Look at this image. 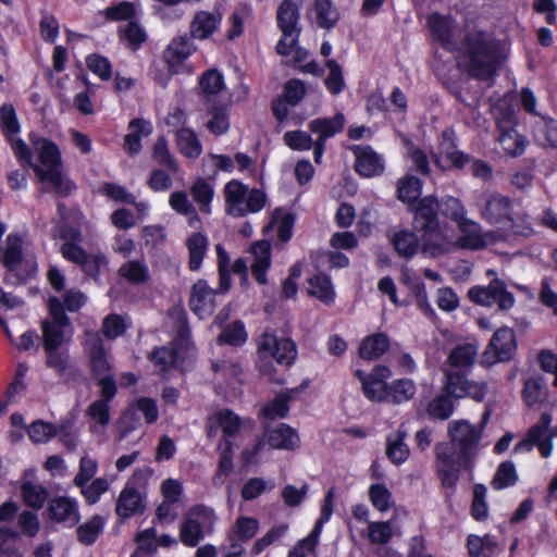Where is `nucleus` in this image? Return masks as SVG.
<instances>
[{"instance_id": "obj_42", "label": "nucleus", "mask_w": 557, "mask_h": 557, "mask_svg": "<svg viewBox=\"0 0 557 557\" xmlns=\"http://www.w3.org/2000/svg\"><path fill=\"white\" fill-rule=\"evenodd\" d=\"M422 182L419 177L407 174L398 180L397 198L407 203H413L420 196Z\"/></svg>"}, {"instance_id": "obj_3", "label": "nucleus", "mask_w": 557, "mask_h": 557, "mask_svg": "<svg viewBox=\"0 0 557 557\" xmlns=\"http://www.w3.org/2000/svg\"><path fill=\"white\" fill-rule=\"evenodd\" d=\"M30 141L39 154L40 164L27 162L42 183L45 191H54L61 196H67L73 189V184L62 173L61 154L58 146L45 138L30 135Z\"/></svg>"}, {"instance_id": "obj_54", "label": "nucleus", "mask_w": 557, "mask_h": 557, "mask_svg": "<svg viewBox=\"0 0 557 557\" xmlns=\"http://www.w3.org/2000/svg\"><path fill=\"white\" fill-rule=\"evenodd\" d=\"M258 528V520L249 517H239L234 525L231 541L247 542L255 536Z\"/></svg>"}, {"instance_id": "obj_23", "label": "nucleus", "mask_w": 557, "mask_h": 557, "mask_svg": "<svg viewBox=\"0 0 557 557\" xmlns=\"http://www.w3.org/2000/svg\"><path fill=\"white\" fill-rule=\"evenodd\" d=\"M308 16L311 23L325 30L333 29L341 20V13L332 0L313 1Z\"/></svg>"}, {"instance_id": "obj_34", "label": "nucleus", "mask_w": 557, "mask_h": 557, "mask_svg": "<svg viewBox=\"0 0 557 557\" xmlns=\"http://www.w3.org/2000/svg\"><path fill=\"white\" fill-rule=\"evenodd\" d=\"M406 432L397 430L386 437V456L395 463L405 462L409 456V448L405 444Z\"/></svg>"}, {"instance_id": "obj_62", "label": "nucleus", "mask_w": 557, "mask_h": 557, "mask_svg": "<svg viewBox=\"0 0 557 557\" xmlns=\"http://www.w3.org/2000/svg\"><path fill=\"white\" fill-rule=\"evenodd\" d=\"M441 210L443 215L454 221L456 224L467 218V209L458 198L446 197L442 200Z\"/></svg>"}, {"instance_id": "obj_22", "label": "nucleus", "mask_w": 557, "mask_h": 557, "mask_svg": "<svg viewBox=\"0 0 557 557\" xmlns=\"http://www.w3.org/2000/svg\"><path fill=\"white\" fill-rule=\"evenodd\" d=\"M438 150L441 157L435 154L434 162L442 169L448 168L442 163V159L450 162L451 166L456 169H463L465 165L471 162V157L469 154L457 149L449 131L443 132Z\"/></svg>"}, {"instance_id": "obj_38", "label": "nucleus", "mask_w": 557, "mask_h": 557, "mask_svg": "<svg viewBox=\"0 0 557 557\" xmlns=\"http://www.w3.org/2000/svg\"><path fill=\"white\" fill-rule=\"evenodd\" d=\"M498 132V141L508 156L518 157L524 152L527 140L515 127Z\"/></svg>"}, {"instance_id": "obj_46", "label": "nucleus", "mask_w": 557, "mask_h": 557, "mask_svg": "<svg viewBox=\"0 0 557 557\" xmlns=\"http://www.w3.org/2000/svg\"><path fill=\"white\" fill-rule=\"evenodd\" d=\"M190 193L200 211L209 214L211 212L210 203L214 195L213 186L203 178H199L191 185Z\"/></svg>"}, {"instance_id": "obj_56", "label": "nucleus", "mask_w": 557, "mask_h": 557, "mask_svg": "<svg viewBox=\"0 0 557 557\" xmlns=\"http://www.w3.org/2000/svg\"><path fill=\"white\" fill-rule=\"evenodd\" d=\"M246 341L247 333L245 331L244 324L239 321L227 325L218 337L219 344H227L232 346H240Z\"/></svg>"}, {"instance_id": "obj_57", "label": "nucleus", "mask_w": 557, "mask_h": 557, "mask_svg": "<svg viewBox=\"0 0 557 557\" xmlns=\"http://www.w3.org/2000/svg\"><path fill=\"white\" fill-rule=\"evenodd\" d=\"M153 160L172 172L177 171V164L171 154L164 136H160L152 148Z\"/></svg>"}, {"instance_id": "obj_32", "label": "nucleus", "mask_w": 557, "mask_h": 557, "mask_svg": "<svg viewBox=\"0 0 557 557\" xmlns=\"http://www.w3.org/2000/svg\"><path fill=\"white\" fill-rule=\"evenodd\" d=\"M128 129L131 132L125 136L124 148L128 153L136 154L141 148V136L150 135L152 127L149 122L141 119H135L129 122Z\"/></svg>"}, {"instance_id": "obj_18", "label": "nucleus", "mask_w": 557, "mask_h": 557, "mask_svg": "<svg viewBox=\"0 0 557 557\" xmlns=\"http://www.w3.org/2000/svg\"><path fill=\"white\" fill-rule=\"evenodd\" d=\"M356 161L355 171L367 178L380 176L385 170L384 158L369 145H354L350 147Z\"/></svg>"}, {"instance_id": "obj_15", "label": "nucleus", "mask_w": 557, "mask_h": 557, "mask_svg": "<svg viewBox=\"0 0 557 557\" xmlns=\"http://www.w3.org/2000/svg\"><path fill=\"white\" fill-rule=\"evenodd\" d=\"M515 332L509 327L497 330L482 355V363L493 366L497 362L509 361L516 351Z\"/></svg>"}, {"instance_id": "obj_26", "label": "nucleus", "mask_w": 557, "mask_h": 557, "mask_svg": "<svg viewBox=\"0 0 557 557\" xmlns=\"http://www.w3.org/2000/svg\"><path fill=\"white\" fill-rule=\"evenodd\" d=\"M253 262L251 271L256 281L260 284L267 283V270L271 264V245L268 240H261L251 246Z\"/></svg>"}, {"instance_id": "obj_28", "label": "nucleus", "mask_w": 557, "mask_h": 557, "mask_svg": "<svg viewBox=\"0 0 557 557\" xmlns=\"http://www.w3.org/2000/svg\"><path fill=\"white\" fill-rule=\"evenodd\" d=\"M476 356V345H459L449 352L443 368H454L467 372L474 364Z\"/></svg>"}, {"instance_id": "obj_53", "label": "nucleus", "mask_w": 557, "mask_h": 557, "mask_svg": "<svg viewBox=\"0 0 557 557\" xmlns=\"http://www.w3.org/2000/svg\"><path fill=\"white\" fill-rule=\"evenodd\" d=\"M61 347L44 348L46 352V366L63 375L71 366L70 355Z\"/></svg>"}, {"instance_id": "obj_8", "label": "nucleus", "mask_w": 557, "mask_h": 557, "mask_svg": "<svg viewBox=\"0 0 557 557\" xmlns=\"http://www.w3.org/2000/svg\"><path fill=\"white\" fill-rule=\"evenodd\" d=\"M302 1L283 0L276 10V24L282 32V38L276 45V51L281 55H289L301 34L299 25L300 8Z\"/></svg>"}, {"instance_id": "obj_20", "label": "nucleus", "mask_w": 557, "mask_h": 557, "mask_svg": "<svg viewBox=\"0 0 557 557\" xmlns=\"http://www.w3.org/2000/svg\"><path fill=\"white\" fill-rule=\"evenodd\" d=\"M428 25L433 38L441 42L445 49L449 51L457 49L456 26L453 20L438 13H433L428 18Z\"/></svg>"}, {"instance_id": "obj_11", "label": "nucleus", "mask_w": 557, "mask_h": 557, "mask_svg": "<svg viewBox=\"0 0 557 557\" xmlns=\"http://www.w3.org/2000/svg\"><path fill=\"white\" fill-rule=\"evenodd\" d=\"M445 376L443 391L455 399L470 397L482 403L487 392L486 382L470 381L467 372L454 368H443Z\"/></svg>"}, {"instance_id": "obj_33", "label": "nucleus", "mask_w": 557, "mask_h": 557, "mask_svg": "<svg viewBox=\"0 0 557 557\" xmlns=\"http://www.w3.org/2000/svg\"><path fill=\"white\" fill-rule=\"evenodd\" d=\"M215 422L222 429L224 435L234 436L243 428L252 429L253 423L251 420H242L235 412L230 409H222L214 416Z\"/></svg>"}, {"instance_id": "obj_29", "label": "nucleus", "mask_w": 557, "mask_h": 557, "mask_svg": "<svg viewBox=\"0 0 557 557\" xmlns=\"http://www.w3.org/2000/svg\"><path fill=\"white\" fill-rule=\"evenodd\" d=\"M145 506L140 493L133 486L126 485L121 492L116 503L117 516L126 519L141 513Z\"/></svg>"}, {"instance_id": "obj_52", "label": "nucleus", "mask_w": 557, "mask_h": 557, "mask_svg": "<svg viewBox=\"0 0 557 557\" xmlns=\"http://www.w3.org/2000/svg\"><path fill=\"white\" fill-rule=\"evenodd\" d=\"M22 495L27 506L39 509L44 506L48 492L44 486L26 481L22 484Z\"/></svg>"}, {"instance_id": "obj_39", "label": "nucleus", "mask_w": 557, "mask_h": 557, "mask_svg": "<svg viewBox=\"0 0 557 557\" xmlns=\"http://www.w3.org/2000/svg\"><path fill=\"white\" fill-rule=\"evenodd\" d=\"M308 292L311 296L329 305L334 300V289L331 280L325 274H317L308 280Z\"/></svg>"}, {"instance_id": "obj_4", "label": "nucleus", "mask_w": 557, "mask_h": 557, "mask_svg": "<svg viewBox=\"0 0 557 557\" xmlns=\"http://www.w3.org/2000/svg\"><path fill=\"white\" fill-rule=\"evenodd\" d=\"M468 72L478 79L493 77L505 59L499 44L491 35L474 30L466 37Z\"/></svg>"}, {"instance_id": "obj_49", "label": "nucleus", "mask_w": 557, "mask_h": 557, "mask_svg": "<svg viewBox=\"0 0 557 557\" xmlns=\"http://www.w3.org/2000/svg\"><path fill=\"white\" fill-rule=\"evenodd\" d=\"M208 113L211 115L207 123V128L214 135H223L230 128L228 114L225 107H218L213 103L206 104Z\"/></svg>"}, {"instance_id": "obj_6", "label": "nucleus", "mask_w": 557, "mask_h": 557, "mask_svg": "<svg viewBox=\"0 0 557 557\" xmlns=\"http://www.w3.org/2000/svg\"><path fill=\"white\" fill-rule=\"evenodd\" d=\"M225 211L234 218H243L261 211L267 203V195L258 189H249L237 180L230 181L224 186Z\"/></svg>"}, {"instance_id": "obj_60", "label": "nucleus", "mask_w": 557, "mask_h": 557, "mask_svg": "<svg viewBox=\"0 0 557 557\" xmlns=\"http://www.w3.org/2000/svg\"><path fill=\"white\" fill-rule=\"evenodd\" d=\"M58 425L41 420L33 422L28 428V435L34 443H46L58 435Z\"/></svg>"}, {"instance_id": "obj_48", "label": "nucleus", "mask_w": 557, "mask_h": 557, "mask_svg": "<svg viewBox=\"0 0 557 557\" xmlns=\"http://www.w3.org/2000/svg\"><path fill=\"white\" fill-rule=\"evenodd\" d=\"M492 114L498 131L516 127V112L507 101L500 100L493 104Z\"/></svg>"}, {"instance_id": "obj_24", "label": "nucleus", "mask_w": 557, "mask_h": 557, "mask_svg": "<svg viewBox=\"0 0 557 557\" xmlns=\"http://www.w3.org/2000/svg\"><path fill=\"white\" fill-rule=\"evenodd\" d=\"M460 236L457 238V246L465 249L478 250L486 246V240L482 234L481 225L471 220L463 219L457 223Z\"/></svg>"}, {"instance_id": "obj_41", "label": "nucleus", "mask_w": 557, "mask_h": 557, "mask_svg": "<svg viewBox=\"0 0 557 557\" xmlns=\"http://www.w3.org/2000/svg\"><path fill=\"white\" fill-rule=\"evenodd\" d=\"M3 262L10 272H16L23 263L22 239L10 234L5 240Z\"/></svg>"}, {"instance_id": "obj_9", "label": "nucleus", "mask_w": 557, "mask_h": 557, "mask_svg": "<svg viewBox=\"0 0 557 557\" xmlns=\"http://www.w3.org/2000/svg\"><path fill=\"white\" fill-rule=\"evenodd\" d=\"M215 515L213 509L197 505L190 508L181 523L180 536L184 545L195 547L202 540L205 532L213 529Z\"/></svg>"}, {"instance_id": "obj_40", "label": "nucleus", "mask_w": 557, "mask_h": 557, "mask_svg": "<svg viewBox=\"0 0 557 557\" xmlns=\"http://www.w3.org/2000/svg\"><path fill=\"white\" fill-rule=\"evenodd\" d=\"M416 385L412 380L399 379L388 384L387 400L393 404H403L413 398L416 394Z\"/></svg>"}, {"instance_id": "obj_12", "label": "nucleus", "mask_w": 557, "mask_h": 557, "mask_svg": "<svg viewBox=\"0 0 557 557\" xmlns=\"http://www.w3.org/2000/svg\"><path fill=\"white\" fill-rule=\"evenodd\" d=\"M84 347L90 360L91 371L98 377L97 384L100 389L103 388L104 381L115 384L100 333L86 331Z\"/></svg>"}, {"instance_id": "obj_47", "label": "nucleus", "mask_w": 557, "mask_h": 557, "mask_svg": "<svg viewBox=\"0 0 557 557\" xmlns=\"http://www.w3.org/2000/svg\"><path fill=\"white\" fill-rule=\"evenodd\" d=\"M534 136L541 145L557 146V122L542 116L534 126Z\"/></svg>"}, {"instance_id": "obj_14", "label": "nucleus", "mask_w": 557, "mask_h": 557, "mask_svg": "<svg viewBox=\"0 0 557 557\" xmlns=\"http://www.w3.org/2000/svg\"><path fill=\"white\" fill-rule=\"evenodd\" d=\"M346 119L343 113H336L331 117H317L308 123V131L315 135L314 162L321 163L325 150V141L339 134L345 127Z\"/></svg>"}, {"instance_id": "obj_31", "label": "nucleus", "mask_w": 557, "mask_h": 557, "mask_svg": "<svg viewBox=\"0 0 557 557\" xmlns=\"http://www.w3.org/2000/svg\"><path fill=\"white\" fill-rule=\"evenodd\" d=\"M389 347V339L384 333L367 336L359 347V356L364 360H373L384 355Z\"/></svg>"}, {"instance_id": "obj_13", "label": "nucleus", "mask_w": 557, "mask_h": 557, "mask_svg": "<svg viewBox=\"0 0 557 557\" xmlns=\"http://www.w3.org/2000/svg\"><path fill=\"white\" fill-rule=\"evenodd\" d=\"M116 384L103 382L100 389V398L94 400L86 409L85 414L89 418V431L94 435H102L111 421L109 403L116 395Z\"/></svg>"}, {"instance_id": "obj_16", "label": "nucleus", "mask_w": 557, "mask_h": 557, "mask_svg": "<svg viewBox=\"0 0 557 557\" xmlns=\"http://www.w3.org/2000/svg\"><path fill=\"white\" fill-rule=\"evenodd\" d=\"M0 127L20 161L32 162V151L27 145L15 136L20 133V123L15 110L11 104L4 103L0 108Z\"/></svg>"}, {"instance_id": "obj_55", "label": "nucleus", "mask_w": 557, "mask_h": 557, "mask_svg": "<svg viewBox=\"0 0 557 557\" xmlns=\"http://www.w3.org/2000/svg\"><path fill=\"white\" fill-rule=\"evenodd\" d=\"M451 398L446 393L434 398L428 406V414L433 419L447 420L455 409Z\"/></svg>"}, {"instance_id": "obj_30", "label": "nucleus", "mask_w": 557, "mask_h": 557, "mask_svg": "<svg viewBox=\"0 0 557 557\" xmlns=\"http://www.w3.org/2000/svg\"><path fill=\"white\" fill-rule=\"evenodd\" d=\"M193 39L188 35L174 37L164 52L168 63L178 64L186 60L196 50Z\"/></svg>"}, {"instance_id": "obj_36", "label": "nucleus", "mask_w": 557, "mask_h": 557, "mask_svg": "<svg viewBox=\"0 0 557 557\" xmlns=\"http://www.w3.org/2000/svg\"><path fill=\"white\" fill-rule=\"evenodd\" d=\"M176 143L180 151L189 159L198 158L202 152V146L196 135L190 128H180L176 133Z\"/></svg>"}, {"instance_id": "obj_1", "label": "nucleus", "mask_w": 557, "mask_h": 557, "mask_svg": "<svg viewBox=\"0 0 557 557\" xmlns=\"http://www.w3.org/2000/svg\"><path fill=\"white\" fill-rule=\"evenodd\" d=\"M447 434L453 451L448 444L438 443L435 446L437 473L445 487H453L459 479L461 469H468L474 462L482 440V430L468 420H453L447 425Z\"/></svg>"}, {"instance_id": "obj_63", "label": "nucleus", "mask_w": 557, "mask_h": 557, "mask_svg": "<svg viewBox=\"0 0 557 557\" xmlns=\"http://www.w3.org/2000/svg\"><path fill=\"white\" fill-rule=\"evenodd\" d=\"M326 66L329 69V75L325 78V85L331 94L338 95L345 87L342 67L334 60H327Z\"/></svg>"}, {"instance_id": "obj_25", "label": "nucleus", "mask_w": 557, "mask_h": 557, "mask_svg": "<svg viewBox=\"0 0 557 557\" xmlns=\"http://www.w3.org/2000/svg\"><path fill=\"white\" fill-rule=\"evenodd\" d=\"M220 23V13L199 11L194 15L190 22V36L199 40L208 39L218 29Z\"/></svg>"}, {"instance_id": "obj_17", "label": "nucleus", "mask_w": 557, "mask_h": 557, "mask_svg": "<svg viewBox=\"0 0 557 557\" xmlns=\"http://www.w3.org/2000/svg\"><path fill=\"white\" fill-rule=\"evenodd\" d=\"M469 297L481 306L498 304L503 310L510 309L515 304L512 294L506 290L504 282L498 278L493 280L487 287L471 288Z\"/></svg>"}, {"instance_id": "obj_19", "label": "nucleus", "mask_w": 557, "mask_h": 557, "mask_svg": "<svg viewBox=\"0 0 557 557\" xmlns=\"http://www.w3.org/2000/svg\"><path fill=\"white\" fill-rule=\"evenodd\" d=\"M216 292L210 288L206 281L199 280L191 288L190 309L200 318L210 317L215 308Z\"/></svg>"}, {"instance_id": "obj_5", "label": "nucleus", "mask_w": 557, "mask_h": 557, "mask_svg": "<svg viewBox=\"0 0 557 557\" xmlns=\"http://www.w3.org/2000/svg\"><path fill=\"white\" fill-rule=\"evenodd\" d=\"M258 355L257 367L260 373L271 376L274 372L272 360L290 366L297 357V347L290 338H280L273 331L267 330L258 341Z\"/></svg>"}, {"instance_id": "obj_58", "label": "nucleus", "mask_w": 557, "mask_h": 557, "mask_svg": "<svg viewBox=\"0 0 557 557\" xmlns=\"http://www.w3.org/2000/svg\"><path fill=\"white\" fill-rule=\"evenodd\" d=\"M176 350L172 346L156 348L150 354V360L159 369L160 372H165L172 369L176 362Z\"/></svg>"}, {"instance_id": "obj_44", "label": "nucleus", "mask_w": 557, "mask_h": 557, "mask_svg": "<svg viewBox=\"0 0 557 557\" xmlns=\"http://www.w3.org/2000/svg\"><path fill=\"white\" fill-rule=\"evenodd\" d=\"M187 247L189 252V269L197 271L200 269L203 257L208 248V240L201 233H194L187 239Z\"/></svg>"}, {"instance_id": "obj_10", "label": "nucleus", "mask_w": 557, "mask_h": 557, "mask_svg": "<svg viewBox=\"0 0 557 557\" xmlns=\"http://www.w3.org/2000/svg\"><path fill=\"white\" fill-rule=\"evenodd\" d=\"M480 214L482 219L488 223L509 226L516 233L523 236H528L533 232L529 226L519 230L510 198L498 193L491 194L486 197Z\"/></svg>"}, {"instance_id": "obj_2", "label": "nucleus", "mask_w": 557, "mask_h": 557, "mask_svg": "<svg viewBox=\"0 0 557 557\" xmlns=\"http://www.w3.org/2000/svg\"><path fill=\"white\" fill-rule=\"evenodd\" d=\"M440 205L435 197L421 198L413 208V227L420 234L421 250L431 257L448 251V242L440 227Z\"/></svg>"}, {"instance_id": "obj_43", "label": "nucleus", "mask_w": 557, "mask_h": 557, "mask_svg": "<svg viewBox=\"0 0 557 557\" xmlns=\"http://www.w3.org/2000/svg\"><path fill=\"white\" fill-rule=\"evenodd\" d=\"M392 243L397 253L404 258L413 257L419 249V239L416 233L406 230L396 232Z\"/></svg>"}, {"instance_id": "obj_64", "label": "nucleus", "mask_w": 557, "mask_h": 557, "mask_svg": "<svg viewBox=\"0 0 557 557\" xmlns=\"http://www.w3.org/2000/svg\"><path fill=\"white\" fill-rule=\"evenodd\" d=\"M97 469V461L88 455H84L79 460V469L73 480L74 484L78 487H83L94 478Z\"/></svg>"}, {"instance_id": "obj_7", "label": "nucleus", "mask_w": 557, "mask_h": 557, "mask_svg": "<svg viewBox=\"0 0 557 557\" xmlns=\"http://www.w3.org/2000/svg\"><path fill=\"white\" fill-rule=\"evenodd\" d=\"M49 317L41 322L44 348L61 347L72 339L73 329L63 310L62 301L51 297L48 302Z\"/></svg>"}, {"instance_id": "obj_27", "label": "nucleus", "mask_w": 557, "mask_h": 557, "mask_svg": "<svg viewBox=\"0 0 557 557\" xmlns=\"http://www.w3.org/2000/svg\"><path fill=\"white\" fill-rule=\"evenodd\" d=\"M268 444L274 449L293 450L299 446V436L289 425L282 423L265 433Z\"/></svg>"}, {"instance_id": "obj_50", "label": "nucleus", "mask_w": 557, "mask_h": 557, "mask_svg": "<svg viewBox=\"0 0 557 557\" xmlns=\"http://www.w3.org/2000/svg\"><path fill=\"white\" fill-rule=\"evenodd\" d=\"M224 87L223 76L215 70L207 71L200 79V88L206 104L210 103V98L218 95Z\"/></svg>"}, {"instance_id": "obj_59", "label": "nucleus", "mask_w": 557, "mask_h": 557, "mask_svg": "<svg viewBox=\"0 0 557 557\" xmlns=\"http://www.w3.org/2000/svg\"><path fill=\"white\" fill-rule=\"evenodd\" d=\"M284 143L293 150L314 149L315 140L306 131H289L284 134Z\"/></svg>"}, {"instance_id": "obj_45", "label": "nucleus", "mask_w": 557, "mask_h": 557, "mask_svg": "<svg viewBox=\"0 0 557 557\" xmlns=\"http://www.w3.org/2000/svg\"><path fill=\"white\" fill-rule=\"evenodd\" d=\"M119 274L132 284H144L149 280V270L147 264L140 260L125 262L119 269Z\"/></svg>"}, {"instance_id": "obj_51", "label": "nucleus", "mask_w": 557, "mask_h": 557, "mask_svg": "<svg viewBox=\"0 0 557 557\" xmlns=\"http://www.w3.org/2000/svg\"><path fill=\"white\" fill-rule=\"evenodd\" d=\"M517 481L515 465L511 461H504L498 466L491 484L494 490H503L512 486Z\"/></svg>"}, {"instance_id": "obj_61", "label": "nucleus", "mask_w": 557, "mask_h": 557, "mask_svg": "<svg viewBox=\"0 0 557 557\" xmlns=\"http://www.w3.org/2000/svg\"><path fill=\"white\" fill-rule=\"evenodd\" d=\"M103 527L101 517H94L77 529L78 541L85 545H89L96 541Z\"/></svg>"}, {"instance_id": "obj_37", "label": "nucleus", "mask_w": 557, "mask_h": 557, "mask_svg": "<svg viewBox=\"0 0 557 557\" xmlns=\"http://www.w3.org/2000/svg\"><path fill=\"white\" fill-rule=\"evenodd\" d=\"M169 203L175 212L188 216V223L190 226L195 227L200 223L196 208L188 199V195L185 191H173L170 195Z\"/></svg>"}, {"instance_id": "obj_21", "label": "nucleus", "mask_w": 557, "mask_h": 557, "mask_svg": "<svg viewBox=\"0 0 557 557\" xmlns=\"http://www.w3.org/2000/svg\"><path fill=\"white\" fill-rule=\"evenodd\" d=\"M50 518L66 527H74L79 522L81 515L75 499L66 496L53 498L48 508Z\"/></svg>"}, {"instance_id": "obj_35", "label": "nucleus", "mask_w": 557, "mask_h": 557, "mask_svg": "<svg viewBox=\"0 0 557 557\" xmlns=\"http://www.w3.org/2000/svg\"><path fill=\"white\" fill-rule=\"evenodd\" d=\"M293 225V214L285 212L282 209H276L272 214L270 223L264 226L263 231L265 234H268L271 230L276 227L278 239L282 243H286L292 237Z\"/></svg>"}]
</instances>
